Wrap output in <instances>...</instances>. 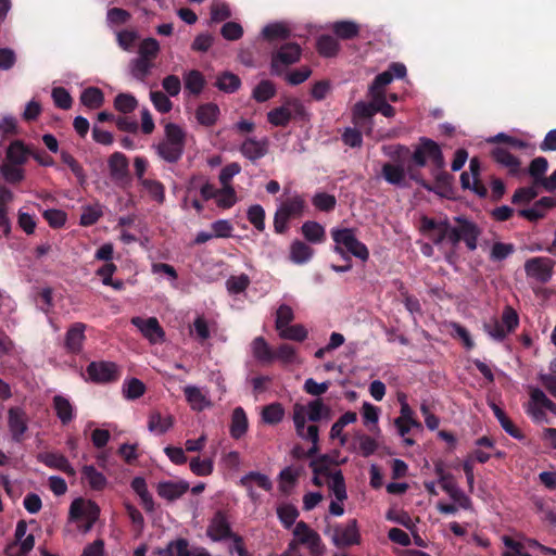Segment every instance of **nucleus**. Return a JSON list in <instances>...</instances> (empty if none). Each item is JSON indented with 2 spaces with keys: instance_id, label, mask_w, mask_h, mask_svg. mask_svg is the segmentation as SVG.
<instances>
[{
  "instance_id": "11",
  "label": "nucleus",
  "mask_w": 556,
  "mask_h": 556,
  "mask_svg": "<svg viewBox=\"0 0 556 556\" xmlns=\"http://www.w3.org/2000/svg\"><path fill=\"white\" fill-rule=\"evenodd\" d=\"M108 167L110 177L119 187L131 182L128 157L122 152H114L109 156Z\"/></svg>"
},
{
  "instance_id": "37",
  "label": "nucleus",
  "mask_w": 556,
  "mask_h": 556,
  "mask_svg": "<svg viewBox=\"0 0 556 556\" xmlns=\"http://www.w3.org/2000/svg\"><path fill=\"white\" fill-rule=\"evenodd\" d=\"M80 102L88 109H99L104 103V93L98 87H88L80 94Z\"/></svg>"
},
{
  "instance_id": "6",
  "label": "nucleus",
  "mask_w": 556,
  "mask_h": 556,
  "mask_svg": "<svg viewBox=\"0 0 556 556\" xmlns=\"http://www.w3.org/2000/svg\"><path fill=\"white\" fill-rule=\"evenodd\" d=\"M302 48L296 42H286L271 52L270 72L281 76L286 68L301 60Z\"/></svg>"
},
{
  "instance_id": "12",
  "label": "nucleus",
  "mask_w": 556,
  "mask_h": 556,
  "mask_svg": "<svg viewBox=\"0 0 556 556\" xmlns=\"http://www.w3.org/2000/svg\"><path fill=\"white\" fill-rule=\"evenodd\" d=\"M89 379L94 383H111L119 378V370L115 363L100 361L91 362L86 368Z\"/></svg>"
},
{
  "instance_id": "35",
  "label": "nucleus",
  "mask_w": 556,
  "mask_h": 556,
  "mask_svg": "<svg viewBox=\"0 0 556 556\" xmlns=\"http://www.w3.org/2000/svg\"><path fill=\"white\" fill-rule=\"evenodd\" d=\"M83 479L86 480L89 486L94 491H102L108 484L105 476L98 471L92 465H85L81 468Z\"/></svg>"
},
{
  "instance_id": "60",
  "label": "nucleus",
  "mask_w": 556,
  "mask_h": 556,
  "mask_svg": "<svg viewBox=\"0 0 556 556\" xmlns=\"http://www.w3.org/2000/svg\"><path fill=\"white\" fill-rule=\"evenodd\" d=\"M237 202V194L233 187H224L218 190L216 203L222 208H230Z\"/></svg>"
},
{
  "instance_id": "61",
  "label": "nucleus",
  "mask_w": 556,
  "mask_h": 556,
  "mask_svg": "<svg viewBox=\"0 0 556 556\" xmlns=\"http://www.w3.org/2000/svg\"><path fill=\"white\" fill-rule=\"evenodd\" d=\"M51 96L56 108L62 110H70L72 108L73 99L64 87H54Z\"/></svg>"
},
{
  "instance_id": "41",
  "label": "nucleus",
  "mask_w": 556,
  "mask_h": 556,
  "mask_svg": "<svg viewBox=\"0 0 556 556\" xmlns=\"http://www.w3.org/2000/svg\"><path fill=\"white\" fill-rule=\"evenodd\" d=\"M185 89L194 96L202 92L205 86V79L203 74L198 70H191L184 76Z\"/></svg>"
},
{
  "instance_id": "36",
  "label": "nucleus",
  "mask_w": 556,
  "mask_h": 556,
  "mask_svg": "<svg viewBox=\"0 0 556 556\" xmlns=\"http://www.w3.org/2000/svg\"><path fill=\"white\" fill-rule=\"evenodd\" d=\"M174 426V417L167 415L163 417L159 412H152L149 415L148 429L151 432L163 434L167 432Z\"/></svg>"
},
{
  "instance_id": "59",
  "label": "nucleus",
  "mask_w": 556,
  "mask_h": 556,
  "mask_svg": "<svg viewBox=\"0 0 556 556\" xmlns=\"http://www.w3.org/2000/svg\"><path fill=\"white\" fill-rule=\"evenodd\" d=\"M137 105L136 98L130 93H119L114 99V108L124 114L132 112Z\"/></svg>"
},
{
  "instance_id": "28",
  "label": "nucleus",
  "mask_w": 556,
  "mask_h": 556,
  "mask_svg": "<svg viewBox=\"0 0 556 556\" xmlns=\"http://www.w3.org/2000/svg\"><path fill=\"white\" fill-rule=\"evenodd\" d=\"M407 174V166L403 164L384 163L382 166V177L394 186H402Z\"/></svg>"
},
{
  "instance_id": "18",
  "label": "nucleus",
  "mask_w": 556,
  "mask_h": 556,
  "mask_svg": "<svg viewBox=\"0 0 556 556\" xmlns=\"http://www.w3.org/2000/svg\"><path fill=\"white\" fill-rule=\"evenodd\" d=\"M295 540L300 544H307L312 554L320 551L321 540L317 532L313 531L304 521H299L293 530Z\"/></svg>"
},
{
  "instance_id": "26",
  "label": "nucleus",
  "mask_w": 556,
  "mask_h": 556,
  "mask_svg": "<svg viewBox=\"0 0 556 556\" xmlns=\"http://www.w3.org/2000/svg\"><path fill=\"white\" fill-rule=\"evenodd\" d=\"M306 418L312 422H318L323 419L329 420L331 418V408L326 405L323 399H315L305 405Z\"/></svg>"
},
{
  "instance_id": "21",
  "label": "nucleus",
  "mask_w": 556,
  "mask_h": 556,
  "mask_svg": "<svg viewBox=\"0 0 556 556\" xmlns=\"http://www.w3.org/2000/svg\"><path fill=\"white\" fill-rule=\"evenodd\" d=\"M38 460L49 468L58 469L66 473L68 477L76 476V470L70 464L68 459L62 454L52 452L41 453L38 455Z\"/></svg>"
},
{
  "instance_id": "22",
  "label": "nucleus",
  "mask_w": 556,
  "mask_h": 556,
  "mask_svg": "<svg viewBox=\"0 0 556 556\" xmlns=\"http://www.w3.org/2000/svg\"><path fill=\"white\" fill-rule=\"evenodd\" d=\"M240 152L244 157L255 162L267 154L268 142L266 139L256 140L254 138H247L240 147Z\"/></svg>"
},
{
  "instance_id": "51",
  "label": "nucleus",
  "mask_w": 556,
  "mask_h": 556,
  "mask_svg": "<svg viewBox=\"0 0 556 556\" xmlns=\"http://www.w3.org/2000/svg\"><path fill=\"white\" fill-rule=\"evenodd\" d=\"M277 516L282 526L290 529L299 517V510L292 504H282L277 507Z\"/></svg>"
},
{
  "instance_id": "47",
  "label": "nucleus",
  "mask_w": 556,
  "mask_h": 556,
  "mask_svg": "<svg viewBox=\"0 0 556 556\" xmlns=\"http://www.w3.org/2000/svg\"><path fill=\"white\" fill-rule=\"evenodd\" d=\"M290 29L283 23L268 24L262 30L264 39L268 41L286 40L290 37Z\"/></svg>"
},
{
  "instance_id": "58",
  "label": "nucleus",
  "mask_w": 556,
  "mask_h": 556,
  "mask_svg": "<svg viewBox=\"0 0 556 556\" xmlns=\"http://www.w3.org/2000/svg\"><path fill=\"white\" fill-rule=\"evenodd\" d=\"M141 186L148 191L149 195L157 203L162 204L165 201V187L161 181L153 179L142 180Z\"/></svg>"
},
{
  "instance_id": "16",
  "label": "nucleus",
  "mask_w": 556,
  "mask_h": 556,
  "mask_svg": "<svg viewBox=\"0 0 556 556\" xmlns=\"http://www.w3.org/2000/svg\"><path fill=\"white\" fill-rule=\"evenodd\" d=\"M332 541L338 547L359 544L361 535L357 528V520L351 519L344 526H336L333 529Z\"/></svg>"
},
{
  "instance_id": "13",
  "label": "nucleus",
  "mask_w": 556,
  "mask_h": 556,
  "mask_svg": "<svg viewBox=\"0 0 556 556\" xmlns=\"http://www.w3.org/2000/svg\"><path fill=\"white\" fill-rule=\"evenodd\" d=\"M421 231L429 235V238L435 245L442 244L444 241L450 243L451 223L445 217L442 220L422 216L420 219Z\"/></svg>"
},
{
  "instance_id": "40",
  "label": "nucleus",
  "mask_w": 556,
  "mask_h": 556,
  "mask_svg": "<svg viewBox=\"0 0 556 556\" xmlns=\"http://www.w3.org/2000/svg\"><path fill=\"white\" fill-rule=\"evenodd\" d=\"M316 49L321 56H336L340 50L338 40L331 35H321L316 42Z\"/></svg>"
},
{
  "instance_id": "38",
  "label": "nucleus",
  "mask_w": 556,
  "mask_h": 556,
  "mask_svg": "<svg viewBox=\"0 0 556 556\" xmlns=\"http://www.w3.org/2000/svg\"><path fill=\"white\" fill-rule=\"evenodd\" d=\"M186 401L193 410L201 412L210 404L205 395L195 386H187L184 388Z\"/></svg>"
},
{
  "instance_id": "32",
  "label": "nucleus",
  "mask_w": 556,
  "mask_h": 556,
  "mask_svg": "<svg viewBox=\"0 0 556 556\" xmlns=\"http://www.w3.org/2000/svg\"><path fill=\"white\" fill-rule=\"evenodd\" d=\"M314 249L301 240H294L290 245V260L294 264H305L314 256Z\"/></svg>"
},
{
  "instance_id": "29",
  "label": "nucleus",
  "mask_w": 556,
  "mask_h": 556,
  "mask_svg": "<svg viewBox=\"0 0 556 556\" xmlns=\"http://www.w3.org/2000/svg\"><path fill=\"white\" fill-rule=\"evenodd\" d=\"M252 354L261 364H270L275 361L274 351L263 337H256L251 343Z\"/></svg>"
},
{
  "instance_id": "2",
  "label": "nucleus",
  "mask_w": 556,
  "mask_h": 556,
  "mask_svg": "<svg viewBox=\"0 0 556 556\" xmlns=\"http://www.w3.org/2000/svg\"><path fill=\"white\" fill-rule=\"evenodd\" d=\"M455 225L451 224L450 244L453 248L445 258L452 263L455 250L460 242H464L468 251H475L478 248V239L482 232L481 228L472 220L464 216L454 217Z\"/></svg>"
},
{
  "instance_id": "39",
  "label": "nucleus",
  "mask_w": 556,
  "mask_h": 556,
  "mask_svg": "<svg viewBox=\"0 0 556 556\" xmlns=\"http://www.w3.org/2000/svg\"><path fill=\"white\" fill-rule=\"evenodd\" d=\"M357 419V415L355 412H346L340 416V418L332 425L330 429V438L331 439H340L341 445H344L346 442V437L342 434L343 428L349 424L355 422Z\"/></svg>"
},
{
  "instance_id": "53",
  "label": "nucleus",
  "mask_w": 556,
  "mask_h": 556,
  "mask_svg": "<svg viewBox=\"0 0 556 556\" xmlns=\"http://www.w3.org/2000/svg\"><path fill=\"white\" fill-rule=\"evenodd\" d=\"M247 217L257 231L263 232L265 230V210L262 205H251L248 208Z\"/></svg>"
},
{
  "instance_id": "33",
  "label": "nucleus",
  "mask_w": 556,
  "mask_h": 556,
  "mask_svg": "<svg viewBox=\"0 0 556 556\" xmlns=\"http://www.w3.org/2000/svg\"><path fill=\"white\" fill-rule=\"evenodd\" d=\"M548 169V162L544 156L534 157L529 167L526 169V174H528L532 180L533 186L541 187L543 180L545 179V174Z\"/></svg>"
},
{
  "instance_id": "63",
  "label": "nucleus",
  "mask_w": 556,
  "mask_h": 556,
  "mask_svg": "<svg viewBox=\"0 0 556 556\" xmlns=\"http://www.w3.org/2000/svg\"><path fill=\"white\" fill-rule=\"evenodd\" d=\"M515 252L513 243L495 242L492 245L490 258L494 262H500L507 258Z\"/></svg>"
},
{
  "instance_id": "46",
  "label": "nucleus",
  "mask_w": 556,
  "mask_h": 556,
  "mask_svg": "<svg viewBox=\"0 0 556 556\" xmlns=\"http://www.w3.org/2000/svg\"><path fill=\"white\" fill-rule=\"evenodd\" d=\"M215 86L224 92L227 93H233L236 92L240 86H241V79L238 75L230 73V72H224L217 77V80L215 83Z\"/></svg>"
},
{
  "instance_id": "24",
  "label": "nucleus",
  "mask_w": 556,
  "mask_h": 556,
  "mask_svg": "<svg viewBox=\"0 0 556 556\" xmlns=\"http://www.w3.org/2000/svg\"><path fill=\"white\" fill-rule=\"evenodd\" d=\"M31 151L22 140H14L7 149V160L14 165H23L31 155Z\"/></svg>"
},
{
  "instance_id": "15",
  "label": "nucleus",
  "mask_w": 556,
  "mask_h": 556,
  "mask_svg": "<svg viewBox=\"0 0 556 556\" xmlns=\"http://www.w3.org/2000/svg\"><path fill=\"white\" fill-rule=\"evenodd\" d=\"M206 532H207V535L213 541H216V542L226 540V539H233L237 544L242 542V539L240 536L235 535L232 533L226 515L220 510H218L214 515Z\"/></svg>"
},
{
  "instance_id": "31",
  "label": "nucleus",
  "mask_w": 556,
  "mask_h": 556,
  "mask_svg": "<svg viewBox=\"0 0 556 556\" xmlns=\"http://www.w3.org/2000/svg\"><path fill=\"white\" fill-rule=\"evenodd\" d=\"M152 555L155 556H190L189 542L184 539L170 541L166 547L156 548Z\"/></svg>"
},
{
  "instance_id": "14",
  "label": "nucleus",
  "mask_w": 556,
  "mask_h": 556,
  "mask_svg": "<svg viewBox=\"0 0 556 556\" xmlns=\"http://www.w3.org/2000/svg\"><path fill=\"white\" fill-rule=\"evenodd\" d=\"M8 428L14 442L24 441L28 430V416L22 407L13 406L8 409Z\"/></svg>"
},
{
  "instance_id": "3",
  "label": "nucleus",
  "mask_w": 556,
  "mask_h": 556,
  "mask_svg": "<svg viewBox=\"0 0 556 556\" xmlns=\"http://www.w3.org/2000/svg\"><path fill=\"white\" fill-rule=\"evenodd\" d=\"M330 235L334 242L332 251L342 258L353 255L362 262L368 261L369 250L357 239L354 228H332Z\"/></svg>"
},
{
  "instance_id": "1",
  "label": "nucleus",
  "mask_w": 556,
  "mask_h": 556,
  "mask_svg": "<svg viewBox=\"0 0 556 556\" xmlns=\"http://www.w3.org/2000/svg\"><path fill=\"white\" fill-rule=\"evenodd\" d=\"M430 163L431 167L445 168V159L441 147L428 137H420L410 159L407 163L408 177L426 190H432L431 185L426 181L419 169Z\"/></svg>"
},
{
  "instance_id": "17",
  "label": "nucleus",
  "mask_w": 556,
  "mask_h": 556,
  "mask_svg": "<svg viewBox=\"0 0 556 556\" xmlns=\"http://www.w3.org/2000/svg\"><path fill=\"white\" fill-rule=\"evenodd\" d=\"M87 326L84 323H74L65 333L64 346L70 354L78 355L83 351L86 340L85 330Z\"/></svg>"
},
{
  "instance_id": "62",
  "label": "nucleus",
  "mask_w": 556,
  "mask_h": 556,
  "mask_svg": "<svg viewBox=\"0 0 556 556\" xmlns=\"http://www.w3.org/2000/svg\"><path fill=\"white\" fill-rule=\"evenodd\" d=\"M536 186L518 188L511 197L513 204H529L538 197Z\"/></svg>"
},
{
  "instance_id": "64",
  "label": "nucleus",
  "mask_w": 556,
  "mask_h": 556,
  "mask_svg": "<svg viewBox=\"0 0 556 556\" xmlns=\"http://www.w3.org/2000/svg\"><path fill=\"white\" fill-rule=\"evenodd\" d=\"M42 215L49 226L54 229L63 227L67 219L66 213L56 208L46 210Z\"/></svg>"
},
{
  "instance_id": "50",
  "label": "nucleus",
  "mask_w": 556,
  "mask_h": 556,
  "mask_svg": "<svg viewBox=\"0 0 556 556\" xmlns=\"http://www.w3.org/2000/svg\"><path fill=\"white\" fill-rule=\"evenodd\" d=\"M285 416V408L280 403H271L264 406L262 410V419L268 425L279 424Z\"/></svg>"
},
{
  "instance_id": "30",
  "label": "nucleus",
  "mask_w": 556,
  "mask_h": 556,
  "mask_svg": "<svg viewBox=\"0 0 556 556\" xmlns=\"http://www.w3.org/2000/svg\"><path fill=\"white\" fill-rule=\"evenodd\" d=\"M301 232L305 240L313 244H319L326 240L325 227L315 220L303 223Z\"/></svg>"
},
{
  "instance_id": "52",
  "label": "nucleus",
  "mask_w": 556,
  "mask_h": 556,
  "mask_svg": "<svg viewBox=\"0 0 556 556\" xmlns=\"http://www.w3.org/2000/svg\"><path fill=\"white\" fill-rule=\"evenodd\" d=\"M294 428L296 435L304 440L305 431H306V407L303 404L295 403L293 405V415H292Z\"/></svg>"
},
{
  "instance_id": "27",
  "label": "nucleus",
  "mask_w": 556,
  "mask_h": 556,
  "mask_svg": "<svg viewBox=\"0 0 556 556\" xmlns=\"http://www.w3.org/2000/svg\"><path fill=\"white\" fill-rule=\"evenodd\" d=\"M55 415L63 425L70 424L75 417V409L68 399L63 395L53 396Z\"/></svg>"
},
{
  "instance_id": "57",
  "label": "nucleus",
  "mask_w": 556,
  "mask_h": 556,
  "mask_svg": "<svg viewBox=\"0 0 556 556\" xmlns=\"http://www.w3.org/2000/svg\"><path fill=\"white\" fill-rule=\"evenodd\" d=\"M500 323L508 334L514 332L519 326V316L516 309L509 305L505 306Z\"/></svg>"
},
{
  "instance_id": "54",
  "label": "nucleus",
  "mask_w": 556,
  "mask_h": 556,
  "mask_svg": "<svg viewBox=\"0 0 556 556\" xmlns=\"http://www.w3.org/2000/svg\"><path fill=\"white\" fill-rule=\"evenodd\" d=\"M279 337L285 340L303 342L307 338V330L300 324L288 325L279 330Z\"/></svg>"
},
{
  "instance_id": "19",
  "label": "nucleus",
  "mask_w": 556,
  "mask_h": 556,
  "mask_svg": "<svg viewBox=\"0 0 556 556\" xmlns=\"http://www.w3.org/2000/svg\"><path fill=\"white\" fill-rule=\"evenodd\" d=\"M131 324L136 326L144 338L150 342L155 343L164 337V331L155 317L143 319L141 317H134Z\"/></svg>"
},
{
  "instance_id": "34",
  "label": "nucleus",
  "mask_w": 556,
  "mask_h": 556,
  "mask_svg": "<svg viewBox=\"0 0 556 556\" xmlns=\"http://www.w3.org/2000/svg\"><path fill=\"white\" fill-rule=\"evenodd\" d=\"M155 67L154 62H150L140 58H135L129 62V72L131 76L141 83H144Z\"/></svg>"
},
{
  "instance_id": "42",
  "label": "nucleus",
  "mask_w": 556,
  "mask_h": 556,
  "mask_svg": "<svg viewBox=\"0 0 556 556\" xmlns=\"http://www.w3.org/2000/svg\"><path fill=\"white\" fill-rule=\"evenodd\" d=\"M332 31L342 40H350L358 36L359 26L352 21H339L332 24Z\"/></svg>"
},
{
  "instance_id": "45",
  "label": "nucleus",
  "mask_w": 556,
  "mask_h": 556,
  "mask_svg": "<svg viewBox=\"0 0 556 556\" xmlns=\"http://www.w3.org/2000/svg\"><path fill=\"white\" fill-rule=\"evenodd\" d=\"M276 86L268 79L261 80L252 91V98L260 103L266 102L276 96Z\"/></svg>"
},
{
  "instance_id": "9",
  "label": "nucleus",
  "mask_w": 556,
  "mask_h": 556,
  "mask_svg": "<svg viewBox=\"0 0 556 556\" xmlns=\"http://www.w3.org/2000/svg\"><path fill=\"white\" fill-rule=\"evenodd\" d=\"M555 261L549 257L535 256L526 261L525 271L527 277L544 285L547 283L554 273Z\"/></svg>"
},
{
  "instance_id": "56",
  "label": "nucleus",
  "mask_w": 556,
  "mask_h": 556,
  "mask_svg": "<svg viewBox=\"0 0 556 556\" xmlns=\"http://www.w3.org/2000/svg\"><path fill=\"white\" fill-rule=\"evenodd\" d=\"M12 163H4L0 166V173L9 184H17L24 179V170Z\"/></svg>"
},
{
  "instance_id": "4",
  "label": "nucleus",
  "mask_w": 556,
  "mask_h": 556,
  "mask_svg": "<svg viewBox=\"0 0 556 556\" xmlns=\"http://www.w3.org/2000/svg\"><path fill=\"white\" fill-rule=\"evenodd\" d=\"M186 132L174 123H167L164 128V138L155 146L157 155L165 162L177 163L185 151Z\"/></svg>"
},
{
  "instance_id": "44",
  "label": "nucleus",
  "mask_w": 556,
  "mask_h": 556,
  "mask_svg": "<svg viewBox=\"0 0 556 556\" xmlns=\"http://www.w3.org/2000/svg\"><path fill=\"white\" fill-rule=\"evenodd\" d=\"M253 483L264 491H270L273 489V482L269 477L258 471H250L241 477L239 481L241 486H249V484L253 485Z\"/></svg>"
},
{
  "instance_id": "49",
  "label": "nucleus",
  "mask_w": 556,
  "mask_h": 556,
  "mask_svg": "<svg viewBox=\"0 0 556 556\" xmlns=\"http://www.w3.org/2000/svg\"><path fill=\"white\" fill-rule=\"evenodd\" d=\"M61 161L70 167L72 173L77 178L78 182L80 185H84L86 182L87 176L85 173L84 167L80 165V163L68 152L65 150H61L60 152Z\"/></svg>"
},
{
  "instance_id": "10",
  "label": "nucleus",
  "mask_w": 556,
  "mask_h": 556,
  "mask_svg": "<svg viewBox=\"0 0 556 556\" xmlns=\"http://www.w3.org/2000/svg\"><path fill=\"white\" fill-rule=\"evenodd\" d=\"M490 155L500 167L506 169L507 176L519 179L526 175V168L522 167L521 160L507 149L495 147L491 150Z\"/></svg>"
},
{
  "instance_id": "43",
  "label": "nucleus",
  "mask_w": 556,
  "mask_h": 556,
  "mask_svg": "<svg viewBox=\"0 0 556 556\" xmlns=\"http://www.w3.org/2000/svg\"><path fill=\"white\" fill-rule=\"evenodd\" d=\"M219 115V108L215 103L201 104L197 110V119L203 126H212Z\"/></svg>"
},
{
  "instance_id": "5",
  "label": "nucleus",
  "mask_w": 556,
  "mask_h": 556,
  "mask_svg": "<svg viewBox=\"0 0 556 556\" xmlns=\"http://www.w3.org/2000/svg\"><path fill=\"white\" fill-rule=\"evenodd\" d=\"M306 208L304 195L295 194L283 200L274 216L275 232L285 233L288 230L289 220L302 217Z\"/></svg>"
},
{
  "instance_id": "7",
  "label": "nucleus",
  "mask_w": 556,
  "mask_h": 556,
  "mask_svg": "<svg viewBox=\"0 0 556 556\" xmlns=\"http://www.w3.org/2000/svg\"><path fill=\"white\" fill-rule=\"evenodd\" d=\"M306 114L305 108L298 98H289L278 108L267 113V121L275 127H286L291 119H303Z\"/></svg>"
},
{
  "instance_id": "25",
  "label": "nucleus",
  "mask_w": 556,
  "mask_h": 556,
  "mask_svg": "<svg viewBox=\"0 0 556 556\" xmlns=\"http://www.w3.org/2000/svg\"><path fill=\"white\" fill-rule=\"evenodd\" d=\"M248 428L249 421L244 409L241 406L236 407L231 414L230 435L239 440L247 433Z\"/></svg>"
},
{
  "instance_id": "55",
  "label": "nucleus",
  "mask_w": 556,
  "mask_h": 556,
  "mask_svg": "<svg viewBox=\"0 0 556 556\" xmlns=\"http://www.w3.org/2000/svg\"><path fill=\"white\" fill-rule=\"evenodd\" d=\"M312 203L320 212H331L336 207L337 199L327 192H317L312 198Z\"/></svg>"
},
{
  "instance_id": "20",
  "label": "nucleus",
  "mask_w": 556,
  "mask_h": 556,
  "mask_svg": "<svg viewBox=\"0 0 556 556\" xmlns=\"http://www.w3.org/2000/svg\"><path fill=\"white\" fill-rule=\"evenodd\" d=\"M189 490L187 481H161L156 486L157 495L173 502L180 498Z\"/></svg>"
},
{
  "instance_id": "23",
  "label": "nucleus",
  "mask_w": 556,
  "mask_h": 556,
  "mask_svg": "<svg viewBox=\"0 0 556 556\" xmlns=\"http://www.w3.org/2000/svg\"><path fill=\"white\" fill-rule=\"evenodd\" d=\"M430 172L434 178V186L431 185V191L442 197H447V194L452 191L454 181L453 175L445 172L444 168L437 169L434 166L430 168Z\"/></svg>"
},
{
  "instance_id": "48",
  "label": "nucleus",
  "mask_w": 556,
  "mask_h": 556,
  "mask_svg": "<svg viewBox=\"0 0 556 556\" xmlns=\"http://www.w3.org/2000/svg\"><path fill=\"white\" fill-rule=\"evenodd\" d=\"M160 52V43L154 38L143 39L138 48V58L154 62Z\"/></svg>"
},
{
  "instance_id": "8",
  "label": "nucleus",
  "mask_w": 556,
  "mask_h": 556,
  "mask_svg": "<svg viewBox=\"0 0 556 556\" xmlns=\"http://www.w3.org/2000/svg\"><path fill=\"white\" fill-rule=\"evenodd\" d=\"M309 468L312 469L314 475H324L331 478V483L329 488L331 489L333 495L339 502H343L346 500V486L344 477L341 470H337L333 473L329 471V456L320 455L317 458H314L309 463Z\"/></svg>"
}]
</instances>
